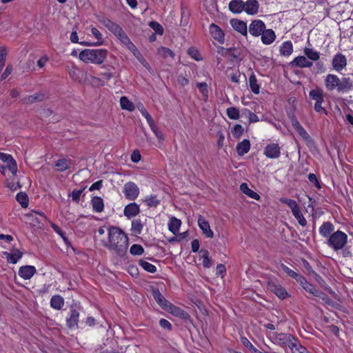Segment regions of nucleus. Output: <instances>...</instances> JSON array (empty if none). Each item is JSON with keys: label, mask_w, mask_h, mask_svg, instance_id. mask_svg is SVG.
Instances as JSON below:
<instances>
[{"label": "nucleus", "mask_w": 353, "mask_h": 353, "mask_svg": "<svg viewBox=\"0 0 353 353\" xmlns=\"http://www.w3.org/2000/svg\"><path fill=\"white\" fill-rule=\"evenodd\" d=\"M103 245L117 255L123 256L128 250V237L121 228L111 226L108 228V241Z\"/></svg>", "instance_id": "obj_1"}, {"label": "nucleus", "mask_w": 353, "mask_h": 353, "mask_svg": "<svg viewBox=\"0 0 353 353\" xmlns=\"http://www.w3.org/2000/svg\"><path fill=\"white\" fill-rule=\"evenodd\" d=\"M325 88L328 91L336 90L339 92H347L353 88V81L350 77L339 79L336 74H329L325 78Z\"/></svg>", "instance_id": "obj_2"}, {"label": "nucleus", "mask_w": 353, "mask_h": 353, "mask_svg": "<svg viewBox=\"0 0 353 353\" xmlns=\"http://www.w3.org/2000/svg\"><path fill=\"white\" fill-rule=\"evenodd\" d=\"M105 49H85L79 53V59L85 63L101 64L107 57Z\"/></svg>", "instance_id": "obj_3"}, {"label": "nucleus", "mask_w": 353, "mask_h": 353, "mask_svg": "<svg viewBox=\"0 0 353 353\" xmlns=\"http://www.w3.org/2000/svg\"><path fill=\"white\" fill-rule=\"evenodd\" d=\"M347 241V235L341 230L333 232L327 241V244L334 251L343 249Z\"/></svg>", "instance_id": "obj_4"}, {"label": "nucleus", "mask_w": 353, "mask_h": 353, "mask_svg": "<svg viewBox=\"0 0 353 353\" xmlns=\"http://www.w3.org/2000/svg\"><path fill=\"white\" fill-rule=\"evenodd\" d=\"M268 288L281 299H285L289 296L285 289L276 281L269 280L268 281Z\"/></svg>", "instance_id": "obj_5"}, {"label": "nucleus", "mask_w": 353, "mask_h": 353, "mask_svg": "<svg viewBox=\"0 0 353 353\" xmlns=\"http://www.w3.org/2000/svg\"><path fill=\"white\" fill-rule=\"evenodd\" d=\"M123 193L128 200H134L139 194V188L133 182H128L124 185Z\"/></svg>", "instance_id": "obj_6"}, {"label": "nucleus", "mask_w": 353, "mask_h": 353, "mask_svg": "<svg viewBox=\"0 0 353 353\" xmlns=\"http://www.w3.org/2000/svg\"><path fill=\"white\" fill-rule=\"evenodd\" d=\"M79 312L76 306H72L70 309L69 317L66 319V325L70 329L78 327Z\"/></svg>", "instance_id": "obj_7"}, {"label": "nucleus", "mask_w": 353, "mask_h": 353, "mask_svg": "<svg viewBox=\"0 0 353 353\" xmlns=\"http://www.w3.org/2000/svg\"><path fill=\"white\" fill-rule=\"evenodd\" d=\"M265 29L264 22L260 19H255L252 21L249 26V32L254 37H259Z\"/></svg>", "instance_id": "obj_8"}, {"label": "nucleus", "mask_w": 353, "mask_h": 353, "mask_svg": "<svg viewBox=\"0 0 353 353\" xmlns=\"http://www.w3.org/2000/svg\"><path fill=\"white\" fill-rule=\"evenodd\" d=\"M263 153L269 159H277L281 155V148L277 143H270L265 147Z\"/></svg>", "instance_id": "obj_9"}, {"label": "nucleus", "mask_w": 353, "mask_h": 353, "mask_svg": "<svg viewBox=\"0 0 353 353\" xmlns=\"http://www.w3.org/2000/svg\"><path fill=\"white\" fill-rule=\"evenodd\" d=\"M259 3L257 0H247L244 1L243 11L249 15H255L258 13Z\"/></svg>", "instance_id": "obj_10"}, {"label": "nucleus", "mask_w": 353, "mask_h": 353, "mask_svg": "<svg viewBox=\"0 0 353 353\" xmlns=\"http://www.w3.org/2000/svg\"><path fill=\"white\" fill-rule=\"evenodd\" d=\"M347 65V59L341 53L336 54L332 59V66L336 71L342 70Z\"/></svg>", "instance_id": "obj_11"}, {"label": "nucleus", "mask_w": 353, "mask_h": 353, "mask_svg": "<svg viewBox=\"0 0 353 353\" xmlns=\"http://www.w3.org/2000/svg\"><path fill=\"white\" fill-rule=\"evenodd\" d=\"M198 225L200 229L202 230L203 234L207 238H212L214 236V233L212 230L210 229V224L208 221H207L203 216L200 215L198 218Z\"/></svg>", "instance_id": "obj_12"}, {"label": "nucleus", "mask_w": 353, "mask_h": 353, "mask_svg": "<svg viewBox=\"0 0 353 353\" xmlns=\"http://www.w3.org/2000/svg\"><path fill=\"white\" fill-rule=\"evenodd\" d=\"M37 272V270L33 265H23L19 268L18 274L23 279H30Z\"/></svg>", "instance_id": "obj_13"}, {"label": "nucleus", "mask_w": 353, "mask_h": 353, "mask_svg": "<svg viewBox=\"0 0 353 353\" xmlns=\"http://www.w3.org/2000/svg\"><path fill=\"white\" fill-rule=\"evenodd\" d=\"M230 25L237 32L241 33L243 36H246L248 34L247 24L242 20L237 19H232L230 20Z\"/></svg>", "instance_id": "obj_14"}, {"label": "nucleus", "mask_w": 353, "mask_h": 353, "mask_svg": "<svg viewBox=\"0 0 353 353\" xmlns=\"http://www.w3.org/2000/svg\"><path fill=\"white\" fill-rule=\"evenodd\" d=\"M210 32L212 37L220 43L224 42V33L219 26L214 23H212L210 26Z\"/></svg>", "instance_id": "obj_15"}, {"label": "nucleus", "mask_w": 353, "mask_h": 353, "mask_svg": "<svg viewBox=\"0 0 353 353\" xmlns=\"http://www.w3.org/2000/svg\"><path fill=\"white\" fill-rule=\"evenodd\" d=\"M152 296L156 302L164 310H168L172 304L161 294L159 290H152Z\"/></svg>", "instance_id": "obj_16"}, {"label": "nucleus", "mask_w": 353, "mask_h": 353, "mask_svg": "<svg viewBox=\"0 0 353 353\" xmlns=\"http://www.w3.org/2000/svg\"><path fill=\"white\" fill-rule=\"evenodd\" d=\"M290 64L292 67L299 68H310L313 65V63L307 60L305 56L296 57Z\"/></svg>", "instance_id": "obj_17"}, {"label": "nucleus", "mask_w": 353, "mask_h": 353, "mask_svg": "<svg viewBox=\"0 0 353 353\" xmlns=\"http://www.w3.org/2000/svg\"><path fill=\"white\" fill-rule=\"evenodd\" d=\"M140 212L139 205L136 203H131L127 205L123 210L124 215L128 219L137 216Z\"/></svg>", "instance_id": "obj_18"}, {"label": "nucleus", "mask_w": 353, "mask_h": 353, "mask_svg": "<svg viewBox=\"0 0 353 353\" xmlns=\"http://www.w3.org/2000/svg\"><path fill=\"white\" fill-rule=\"evenodd\" d=\"M167 310L169 311L174 316L179 317L184 320H188L190 318V314L186 311L172 304L170 305L168 310Z\"/></svg>", "instance_id": "obj_19"}, {"label": "nucleus", "mask_w": 353, "mask_h": 353, "mask_svg": "<svg viewBox=\"0 0 353 353\" xmlns=\"http://www.w3.org/2000/svg\"><path fill=\"white\" fill-rule=\"evenodd\" d=\"M278 339L281 344L290 349L294 345V343H296L298 341V339L294 338L292 335L286 334H279Z\"/></svg>", "instance_id": "obj_20"}, {"label": "nucleus", "mask_w": 353, "mask_h": 353, "mask_svg": "<svg viewBox=\"0 0 353 353\" xmlns=\"http://www.w3.org/2000/svg\"><path fill=\"white\" fill-rule=\"evenodd\" d=\"M334 230V226L331 222H324L319 228V234L323 237L329 238L333 233Z\"/></svg>", "instance_id": "obj_21"}, {"label": "nucleus", "mask_w": 353, "mask_h": 353, "mask_svg": "<svg viewBox=\"0 0 353 353\" xmlns=\"http://www.w3.org/2000/svg\"><path fill=\"white\" fill-rule=\"evenodd\" d=\"M261 36V41L265 45L271 44L276 39V34L272 29H265Z\"/></svg>", "instance_id": "obj_22"}, {"label": "nucleus", "mask_w": 353, "mask_h": 353, "mask_svg": "<svg viewBox=\"0 0 353 353\" xmlns=\"http://www.w3.org/2000/svg\"><path fill=\"white\" fill-rule=\"evenodd\" d=\"M234 48H225L222 46H219L217 50V52L221 56L228 58L231 61H233L234 59L237 58V55L234 54Z\"/></svg>", "instance_id": "obj_23"}, {"label": "nucleus", "mask_w": 353, "mask_h": 353, "mask_svg": "<svg viewBox=\"0 0 353 353\" xmlns=\"http://www.w3.org/2000/svg\"><path fill=\"white\" fill-rule=\"evenodd\" d=\"M100 22L105 26L110 31H111L114 35L120 32L121 28L116 23L112 21L109 19L104 18L100 21Z\"/></svg>", "instance_id": "obj_24"}, {"label": "nucleus", "mask_w": 353, "mask_h": 353, "mask_svg": "<svg viewBox=\"0 0 353 353\" xmlns=\"http://www.w3.org/2000/svg\"><path fill=\"white\" fill-rule=\"evenodd\" d=\"M250 149V143L248 139H244L239 142L236 148V152L239 156H243L247 154Z\"/></svg>", "instance_id": "obj_25"}, {"label": "nucleus", "mask_w": 353, "mask_h": 353, "mask_svg": "<svg viewBox=\"0 0 353 353\" xmlns=\"http://www.w3.org/2000/svg\"><path fill=\"white\" fill-rule=\"evenodd\" d=\"M244 1L243 0H232L229 3V9L233 13H241L243 11Z\"/></svg>", "instance_id": "obj_26"}, {"label": "nucleus", "mask_w": 353, "mask_h": 353, "mask_svg": "<svg viewBox=\"0 0 353 353\" xmlns=\"http://www.w3.org/2000/svg\"><path fill=\"white\" fill-rule=\"evenodd\" d=\"M3 255L8 263L15 264L22 257L23 254L19 250H15L12 253L4 252Z\"/></svg>", "instance_id": "obj_27"}, {"label": "nucleus", "mask_w": 353, "mask_h": 353, "mask_svg": "<svg viewBox=\"0 0 353 353\" xmlns=\"http://www.w3.org/2000/svg\"><path fill=\"white\" fill-rule=\"evenodd\" d=\"M309 97L316 102L323 103L324 102L323 91L320 88H316L310 91Z\"/></svg>", "instance_id": "obj_28"}, {"label": "nucleus", "mask_w": 353, "mask_h": 353, "mask_svg": "<svg viewBox=\"0 0 353 353\" xmlns=\"http://www.w3.org/2000/svg\"><path fill=\"white\" fill-rule=\"evenodd\" d=\"M303 289L313 296L321 298L323 300H325V297H327L325 293L317 290L314 285L310 283H308Z\"/></svg>", "instance_id": "obj_29"}, {"label": "nucleus", "mask_w": 353, "mask_h": 353, "mask_svg": "<svg viewBox=\"0 0 353 353\" xmlns=\"http://www.w3.org/2000/svg\"><path fill=\"white\" fill-rule=\"evenodd\" d=\"M92 209L96 212H101L104 208L103 199L99 196H94L91 200Z\"/></svg>", "instance_id": "obj_30"}, {"label": "nucleus", "mask_w": 353, "mask_h": 353, "mask_svg": "<svg viewBox=\"0 0 353 353\" xmlns=\"http://www.w3.org/2000/svg\"><path fill=\"white\" fill-rule=\"evenodd\" d=\"M64 304V299L60 295L52 296L50 299V305L52 308L59 310L62 308Z\"/></svg>", "instance_id": "obj_31"}, {"label": "nucleus", "mask_w": 353, "mask_h": 353, "mask_svg": "<svg viewBox=\"0 0 353 353\" xmlns=\"http://www.w3.org/2000/svg\"><path fill=\"white\" fill-rule=\"evenodd\" d=\"M181 225V220L172 216L170 218L168 223L169 230L172 232L174 234H176L179 231Z\"/></svg>", "instance_id": "obj_32"}, {"label": "nucleus", "mask_w": 353, "mask_h": 353, "mask_svg": "<svg viewBox=\"0 0 353 353\" xmlns=\"http://www.w3.org/2000/svg\"><path fill=\"white\" fill-rule=\"evenodd\" d=\"M293 51V45L290 41H287L283 43L280 48V54L285 57L290 56Z\"/></svg>", "instance_id": "obj_33"}, {"label": "nucleus", "mask_w": 353, "mask_h": 353, "mask_svg": "<svg viewBox=\"0 0 353 353\" xmlns=\"http://www.w3.org/2000/svg\"><path fill=\"white\" fill-rule=\"evenodd\" d=\"M249 86L253 93L256 94L259 93L260 85L258 83V81L254 72H252L249 77Z\"/></svg>", "instance_id": "obj_34"}, {"label": "nucleus", "mask_w": 353, "mask_h": 353, "mask_svg": "<svg viewBox=\"0 0 353 353\" xmlns=\"http://www.w3.org/2000/svg\"><path fill=\"white\" fill-rule=\"evenodd\" d=\"M240 190L242 191L243 193L248 195L249 197H250L252 199H254L256 200H259V199H260V196L256 192H255L254 191L248 188L247 183H243L240 185Z\"/></svg>", "instance_id": "obj_35"}, {"label": "nucleus", "mask_w": 353, "mask_h": 353, "mask_svg": "<svg viewBox=\"0 0 353 353\" xmlns=\"http://www.w3.org/2000/svg\"><path fill=\"white\" fill-rule=\"evenodd\" d=\"M71 163L72 161L70 159H61L57 161L55 166L58 171L63 172L70 168Z\"/></svg>", "instance_id": "obj_36"}, {"label": "nucleus", "mask_w": 353, "mask_h": 353, "mask_svg": "<svg viewBox=\"0 0 353 353\" xmlns=\"http://www.w3.org/2000/svg\"><path fill=\"white\" fill-rule=\"evenodd\" d=\"M143 202L149 208H156L160 203V200L157 199L156 195L151 194L148 196L143 200Z\"/></svg>", "instance_id": "obj_37"}, {"label": "nucleus", "mask_w": 353, "mask_h": 353, "mask_svg": "<svg viewBox=\"0 0 353 353\" xmlns=\"http://www.w3.org/2000/svg\"><path fill=\"white\" fill-rule=\"evenodd\" d=\"M280 201L282 203L288 205V207L291 209L292 214L300 210L296 201L294 200L286 198H281Z\"/></svg>", "instance_id": "obj_38"}, {"label": "nucleus", "mask_w": 353, "mask_h": 353, "mask_svg": "<svg viewBox=\"0 0 353 353\" xmlns=\"http://www.w3.org/2000/svg\"><path fill=\"white\" fill-rule=\"evenodd\" d=\"M44 99V94L42 93H35L32 95H30L23 99V101L26 103H33L37 101H41Z\"/></svg>", "instance_id": "obj_39"}, {"label": "nucleus", "mask_w": 353, "mask_h": 353, "mask_svg": "<svg viewBox=\"0 0 353 353\" xmlns=\"http://www.w3.org/2000/svg\"><path fill=\"white\" fill-rule=\"evenodd\" d=\"M305 55L312 61H317L320 58L319 52L314 50L312 48H305L303 50Z\"/></svg>", "instance_id": "obj_40"}, {"label": "nucleus", "mask_w": 353, "mask_h": 353, "mask_svg": "<svg viewBox=\"0 0 353 353\" xmlns=\"http://www.w3.org/2000/svg\"><path fill=\"white\" fill-rule=\"evenodd\" d=\"M143 224L140 219H134L132 221L131 230L135 234H140L142 232Z\"/></svg>", "instance_id": "obj_41"}, {"label": "nucleus", "mask_w": 353, "mask_h": 353, "mask_svg": "<svg viewBox=\"0 0 353 353\" xmlns=\"http://www.w3.org/2000/svg\"><path fill=\"white\" fill-rule=\"evenodd\" d=\"M120 104L121 108L123 110L132 111L134 109V105L133 104L132 102L129 101L126 97H122L120 99Z\"/></svg>", "instance_id": "obj_42"}, {"label": "nucleus", "mask_w": 353, "mask_h": 353, "mask_svg": "<svg viewBox=\"0 0 353 353\" xmlns=\"http://www.w3.org/2000/svg\"><path fill=\"white\" fill-rule=\"evenodd\" d=\"M139 264L143 270L148 272L154 273L157 271V268L154 265L143 259L139 260Z\"/></svg>", "instance_id": "obj_43"}, {"label": "nucleus", "mask_w": 353, "mask_h": 353, "mask_svg": "<svg viewBox=\"0 0 353 353\" xmlns=\"http://www.w3.org/2000/svg\"><path fill=\"white\" fill-rule=\"evenodd\" d=\"M116 37L125 45H130L134 47V44L131 42L129 37L127 36L125 32L122 30H120V32L115 34Z\"/></svg>", "instance_id": "obj_44"}, {"label": "nucleus", "mask_w": 353, "mask_h": 353, "mask_svg": "<svg viewBox=\"0 0 353 353\" xmlns=\"http://www.w3.org/2000/svg\"><path fill=\"white\" fill-rule=\"evenodd\" d=\"M158 54L163 58L171 57L174 58V53L170 48L165 47H161L158 49Z\"/></svg>", "instance_id": "obj_45"}, {"label": "nucleus", "mask_w": 353, "mask_h": 353, "mask_svg": "<svg viewBox=\"0 0 353 353\" xmlns=\"http://www.w3.org/2000/svg\"><path fill=\"white\" fill-rule=\"evenodd\" d=\"M292 353H310L298 340L290 348Z\"/></svg>", "instance_id": "obj_46"}, {"label": "nucleus", "mask_w": 353, "mask_h": 353, "mask_svg": "<svg viewBox=\"0 0 353 353\" xmlns=\"http://www.w3.org/2000/svg\"><path fill=\"white\" fill-rule=\"evenodd\" d=\"M227 116L232 120H236L239 118V110L236 107L228 108L226 110Z\"/></svg>", "instance_id": "obj_47"}, {"label": "nucleus", "mask_w": 353, "mask_h": 353, "mask_svg": "<svg viewBox=\"0 0 353 353\" xmlns=\"http://www.w3.org/2000/svg\"><path fill=\"white\" fill-rule=\"evenodd\" d=\"M17 201L21 204L23 208H26L28 205V199L26 193L19 192L16 196Z\"/></svg>", "instance_id": "obj_48"}, {"label": "nucleus", "mask_w": 353, "mask_h": 353, "mask_svg": "<svg viewBox=\"0 0 353 353\" xmlns=\"http://www.w3.org/2000/svg\"><path fill=\"white\" fill-rule=\"evenodd\" d=\"M130 252L132 255H141L144 252L143 248L139 244H133L130 248Z\"/></svg>", "instance_id": "obj_49"}, {"label": "nucleus", "mask_w": 353, "mask_h": 353, "mask_svg": "<svg viewBox=\"0 0 353 353\" xmlns=\"http://www.w3.org/2000/svg\"><path fill=\"white\" fill-rule=\"evenodd\" d=\"M149 26L158 34L162 35L163 34V28L157 21H150Z\"/></svg>", "instance_id": "obj_50"}, {"label": "nucleus", "mask_w": 353, "mask_h": 353, "mask_svg": "<svg viewBox=\"0 0 353 353\" xmlns=\"http://www.w3.org/2000/svg\"><path fill=\"white\" fill-rule=\"evenodd\" d=\"M104 69V71L100 72V75L103 77V78L108 81L113 77V72L112 70H114V68L112 66H110L108 68H103Z\"/></svg>", "instance_id": "obj_51"}, {"label": "nucleus", "mask_w": 353, "mask_h": 353, "mask_svg": "<svg viewBox=\"0 0 353 353\" xmlns=\"http://www.w3.org/2000/svg\"><path fill=\"white\" fill-rule=\"evenodd\" d=\"M292 214L296 219V220L298 221L299 223L301 226H305L306 225V224H307L306 219L304 218V216H303L301 210H299L298 211L295 212Z\"/></svg>", "instance_id": "obj_52"}, {"label": "nucleus", "mask_w": 353, "mask_h": 353, "mask_svg": "<svg viewBox=\"0 0 353 353\" xmlns=\"http://www.w3.org/2000/svg\"><path fill=\"white\" fill-rule=\"evenodd\" d=\"M6 168L12 173V174H17V165L16 161L14 159L6 163Z\"/></svg>", "instance_id": "obj_53"}, {"label": "nucleus", "mask_w": 353, "mask_h": 353, "mask_svg": "<svg viewBox=\"0 0 353 353\" xmlns=\"http://www.w3.org/2000/svg\"><path fill=\"white\" fill-rule=\"evenodd\" d=\"M196 87L198 88L199 92L207 98L208 94L207 83L205 82L197 83Z\"/></svg>", "instance_id": "obj_54"}, {"label": "nucleus", "mask_w": 353, "mask_h": 353, "mask_svg": "<svg viewBox=\"0 0 353 353\" xmlns=\"http://www.w3.org/2000/svg\"><path fill=\"white\" fill-rule=\"evenodd\" d=\"M141 114L145 117V119L147 120L148 123L149 124L150 127L151 128H154V121L150 114L148 112V111L143 108L141 110Z\"/></svg>", "instance_id": "obj_55"}, {"label": "nucleus", "mask_w": 353, "mask_h": 353, "mask_svg": "<svg viewBox=\"0 0 353 353\" xmlns=\"http://www.w3.org/2000/svg\"><path fill=\"white\" fill-rule=\"evenodd\" d=\"M244 129L240 124H236L233 128V136L236 138H239L243 133Z\"/></svg>", "instance_id": "obj_56"}, {"label": "nucleus", "mask_w": 353, "mask_h": 353, "mask_svg": "<svg viewBox=\"0 0 353 353\" xmlns=\"http://www.w3.org/2000/svg\"><path fill=\"white\" fill-rule=\"evenodd\" d=\"M282 270L290 277L293 278V279H296L299 274L296 273V272H294V270H291L290 268H289L287 265H284V264H281V265Z\"/></svg>", "instance_id": "obj_57"}, {"label": "nucleus", "mask_w": 353, "mask_h": 353, "mask_svg": "<svg viewBox=\"0 0 353 353\" xmlns=\"http://www.w3.org/2000/svg\"><path fill=\"white\" fill-rule=\"evenodd\" d=\"M85 188L80 189V190H74L71 193L72 199L76 203H79L80 201V196L82 194L83 191L84 190Z\"/></svg>", "instance_id": "obj_58"}, {"label": "nucleus", "mask_w": 353, "mask_h": 353, "mask_svg": "<svg viewBox=\"0 0 353 353\" xmlns=\"http://www.w3.org/2000/svg\"><path fill=\"white\" fill-rule=\"evenodd\" d=\"M159 325L168 331H171L172 329V324L165 319H161L159 321Z\"/></svg>", "instance_id": "obj_59"}, {"label": "nucleus", "mask_w": 353, "mask_h": 353, "mask_svg": "<svg viewBox=\"0 0 353 353\" xmlns=\"http://www.w3.org/2000/svg\"><path fill=\"white\" fill-rule=\"evenodd\" d=\"M188 54L193 59L196 61H199L201 58L200 57V54L198 50L194 48H190L188 49Z\"/></svg>", "instance_id": "obj_60"}, {"label": "nucleus", "mask_w": 353, "mask_h": 353, "mask_svg": "<svg viewBox=\"0 0 353 353\" xmlns=\"http://www.w3.org/2000/svg\"><path fill=\"white\" fill-rule=\"evenodd\" d=\"M244 112L248 114L249 121L250 123L257 122L259 121L258 116L249 110L244 109Z\"/></svg>", "instance_id": "obj_61"}, {"label": "nucleus", "mask_w": 353, "mask_h": 353, "mask_svg": "<svg viewBox=\"0 0 353 353\" xmlns=\"http://www.w3.org/2000/svg\"><path fill=\"white\" fill-rule=\"evenodd\" d=\"M241 342L245 347L248 348L250 351H252L254 347L245 336L241 337Z\"/></svg>", "instance_id": "obj_62"}, {"label": "nucleus", "mask_w": 353, "mask_h": 353, "mask_svg": "<svg viewBox=\"0 0 353 353\" xmlns=\"http://www.w3.org/2000/svg\"><path fill=\"white\" fill-rule=\"evenodd\" d=\"M12 68L10 65H8L1 76V80L6 79L12 72Z\"/></svg>", "instance_id": "obj_63"}, {"label": "nucleus", "mask_w": 353, "mask_h": 353, "mask_svg": "<svg viewBox=\"0 0 353 353\" xmlns=\"http://www.w3.org/2000/svg\"><path fill=\"white\" fill-rule=\"evenodd\" d=\"M296 132L299 134V135L305 139H307L309 137L308 133L306 130L301 125L298 128L296 129Z\"/></svg>", "instance_id": "obj_64"}]
</instances>
